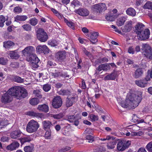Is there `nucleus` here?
<instances>
[{
    "label": "nucleus",
    "instance_id": "nucleus-63",
    "mask_svg": "<svg viewBox=\"0 0 152 152\" xmlns=\"http://www.w3.org/2000/svg\"><path fill=\"white\" fill-rule=\"evenodd\" d=\"M31 140V138L29 137H24L22 139V141L24 142H29Z\"/></svg>",
    "mask_w": 152,
    "mask_h": 152
},
{
    "label": "nucleus",
    "instance_id": "nucleus-13",
    "mask_svg": "<svg viewBox=\"0 0 152 152\" xmlns=\"http://www.w3.org/2000/svg\"><path fill=\"white\" fill-rule=\"evenodd\" d=\"M110 69V66L108 64H104L99 65L98 68H96L95 74L98 75L99 74V72L103 70L107 71Z\"/></svg>",
    "mask_w": 152,
    "mask_h": 152
},
{
    "label": "nucleus",
    "instance_id": "nucleus-30",
    "mask_svg": "<svg viewBox=\"0 0 152 152\" xmlns=\"http://www.w3.org/2000/svg\"><path fill=\"white\" fill-rule=\"evenodd\" d=\"M43 128L45 130L50 129V127L52 125L51 122L49 121H45L42 122Z\"/></svg>",
    "mask_w": 152,
    "mask_h": 152
},
{
    "label": "nucleus",
    "instance_id": "nucleus-54",
    "mask_svg": "<svg viewBox=\"0 0 152 152\" xmlns=\"http://www.w3.org/2000/svg\"><path fill=\"white\" fill-rule=\"evenodd\" d=\"M8 124V121L7 120H0V126H4Z\"/></svg>",
    "mask_w": 152,
    "mask_h": 152
},
{
    "label": "nucleus",
    "instance_id": "nucleus-50",
    "mask_svg": "<svg viewBox=\"0 0 152 152\" xmlns=\"http://www.w3.org/2000/svg\"><path fill=\"white\" fill-rule=\"evenodd\" d=\"M8 61V60L6 58L4 57L0 58V64L2 65H6Z\"/></svg>",
    "mask_w": 152,
    "mask_h": 152
},
{
    "label": "nucleus",
    "instance_id": "nucleus-7",
    "mask_svg": "<svg viewBox=\"0 0 152 152\" xmlns=\"http://www.w3.org/2000/svg\"><path fill=\"white\" fill-rule=\"evenodd\" d=\"M131 144V141L125 140H119L117 144V148L119 151H124L128 148Z\"/></svg>",
    "mask_w": 152,
    "mask_h": 152
},
{
    "label": "nucleus",
    "instance_id": "nucleus-18",
    "mask_svg": "<svg viewBox=\"0 0 152 152\" xmlns=\"http://www.w3.org/2000/svg\"><path fill=\"white\" fill-rule=\"evenodd\" d=\"M132 28V22L129 21L126 22L124 26L122 27V29L123 32H127L130 31Z\"/></svg>",
    "mask_w": 152,
    "mask_h": 152
},
{
    "label": "nucleus",
    "instance_id": "nucleus-57",
    "mask_svg": "<svg viewBox=\"0 0 152 152\" xmlns=\"http://www.w3.org/2000/svg\"><path fill=\"white\" fill-rule=\"evenodd\" d=\"M86 139L89 140L88 142H91L94 141L93 137L90 134L87 135L86 136Z\"/></svg>",
    "mask_w": 152,
    "mask_h": 152
},
{
    "label": "nucleus",
    "instance_id": "nucleus-39",
    "mask_svg": "<svg viewBox=\"0 0 152 152\" xmlns=\"http://www.w3.org/2000/svg\"><path fill=\"white\" fill-rule=\"evenodd\" d=\"M143 8L146 9H151L152 10V2L148 1L144 5Z\"/></svg>",
    "mask_w": 152,
    "mask_h": 152
},
{
    "label": "nucleus",
    "instance_id": "nucleus-45",
    "mask_svg": "<svg viewBox=\"0 0 152 152\" xmlns=\"http://www.w3.org/2000/svg\"><path fill=\"white\" fill-rule=\"evenodd\" d=\"M62 134L64 135H66L68 134L69 130L68 127L65 126L62 129Z\"/></svg>",
    "mask_w": 152,
    "mask_h": 152
},
{
    "label": "nucleus",
    "instance_id": "nucleus-1",
    "mask_svg": "<svg viewBox=\"0 0 152 152\" xmlns=\"http://www.w3.org/2000/svg\"><path fill=\"white\" fill-rule=\"evenodd\" d=\"M140 93L139 92L138 94L128 95L124 101L119 103L123 107L134 109L138 105L141 101L142 96Z\"/></svg>",
    "mask_w": 152,
    "mask_h": 152
},
{
    "label": "nucleus",
    "instance_id": "nucleus-11",
    "mask_svg": "<svg viewBox=\"0 0 152 152\" xmlns=\"http://www.w3.org/2000/svg\"><path fill=\"white\" fill-rule=\"evenodd\" d=\"M12 96L10 95L8 92L3 94L1 99V102L4 104L10 103L12 101Z\"/></svg>",
    "mask_w": 152,
    "mask_h": 152
},
{
    "label": "nucleus",
    "instance_id": "nucleus-60",
    "mask_svg": "<svg viewBox=\"0 0 152 152\" xmlns=\"http://www.w3.org/2000/svg\"><path fill=\"white\" fill-rule=\"evenodd\" d=\"M14 11L15 12L19 13L22 12V10L20 7H17L15 8Z\"/></svg>",
    "mask_w": 152,
    "mask_h": 152
},
{
    "label": "nucleus",
    "instance_id": "nucleus-20",
    "mask_svg": "<svg viewBox=\"0 0 152 152\" xmlns=\"http://www.w3.org/2000/svg\"><path fill=\"white\" fill-rule=\"evenodd\" d=\"M135 32L138 35L145 29V26L142 23H137L135 26Z\"/></svg>",
    "mask_w": 152,
    "mask_h": 152
},
{
    "label": "nucleus",
    "instance_id": "nucleus-14",
    "mask_svg": "<svg viewBox=\"0 0 152 152\" xmlns=\"http://www.w3.org/2000/svg\"><path fill=\"white\" fill-rule=\"evenodd\" d=\"M49 49L45 45H39L36 48V51L39 53H44L45 54L48 53Z\"/></svg>",
    "mask_w": 152,
    "mask_h": 152
},
{
    "label": "nucleus",
    "instance_id": "nucleus-33",
    "mask_svg": "<svg viewBox=\"0 0 152 152\" xmlns=\"http://www.w3.org/2000/svg\"><path fill=\"white\" fill-rule=\"evenodd\" d=\"M40 102L39 100L37 98H33L30 99L29 101L30 104L32 106H35L38 104Z\"/></svg>",
    "mask_w": 152,
    "mask_h": 152
},
{
    "label": "nucleus",
    "instance_id": "nucleus-58",
    "mask_svg": "<svg viewBox=\"0 0 152 152\" xmlns=\"http://www.w3.org/2000/svg\"><path fill=\"white\" fill-rule=\"evenodd\" d=\"M52 75L53 76H54L55 77H56L59 76H61L62 73L59 72L54 73L53 72L52 73Z\"/></svg>",
    "mask_w": 152,
    "mask_h": 152
},
{
    "label": "nucleus",
    "instance_id": "nucleus-9",
    "mask_svg": "<svg viewBox=\"0 0 152 152\" xmlns=\"http://www.w3.org/2000/svg\"><path fill=\"white\" fill-rule=\"evenodd\" d=\"M62 104V99L60 96L55 97L53 100L52 105L55 108L60 107Z\"/></svg>",
    "mask_w": 152,
    "mask_h": 152
},
{
    "label": "nucleus",
    "instance_id": "nucleus-34",
    "mask_svg": "<svg viewBox=\"0 0 152 152\" xmlns=\"http://www.w3.org/2000/svg\"><path fill=\"white\" fill-rule=\"evenodd\" d=\"M15 45V43L10 41H6L4 42V47L6 48H9Z\"/></svg>",
    "mask_w": 152,
    "mask_h": 152
},
{
    "label": "nucleus",
    "instance_id": "nucleus-6",
    "mask_svg": "<svg viewBox=\"0 0 152 152\" xmlns=\"http://www.w3.org/2000/svg\"><path fill=\"white\" fill-rule=\"evenodd\" d=\"M27 59L32 64L31 66L34 68H37L39 67L38 64L39 60L35 54L33 53L27 57Z\"/></svg>",
    "mask_w": 152,
    "mask_h": 152
},
{
    "label": "nucleus",
    "instance_id": "nucleus-31",
    "mask_svg": "<svg viewBox=\"0 0 152 152\" xmlns=\"http://www.w3.org/2000/svg\"><path fill=\"white\" fill-rule=\"evenodd\" d=\"M126 12L128 15L132 16H134L136 14V12L135 10L132 7L128 8L126 10Z\"/></svg>",
    "mask_w": 152,
    "mask_h": 152
},
{
    "label": "nucleus",
    "instance_id": "nucleus-27",
    "mask_svg": "<svg viewBox=\"0 0 152 152\" xmlns=\"http://www.w3.org/2000/svg\"><path fill=\"white\" fill-rule=\"evenodd\" d=\"M21 132L20 130H16L12 132L10 134L11 137L13 139H17L20 137Z\"/></svg>",
    "mask_w": 152,
    "mask_h": 152
},
{
    "label": "nucleus",
    "instance_id": "nucleus-36",
    "mask_svg": "<svg viewBox=\"0 0 152 152\" xmlns=\"http://www.w3.org/2000/svg\"><path fill=\"white\" fill-rule=\"evenodd\" d=\"M64 22L67 24V25L72 29H75V24L72 21H69L68 20L63 17Z\"/></svg>",
    "mask_w": 152,
    "mask_h": 152
},
{
    "label": "nucleus",
    "instance_id": "nucleus-24",
    "mask_svg": "<svg viewBox=\"0 0 152 152\" xmlns=\"http://www.w3.org/2000/svg\"><path fill=\"white\" fill-rule=\"evenodd\" d=\"M9 55L12 59H18L20 56L17 50L10 51Z\"/></svg>",
    "mask_w": 152,
    "mask_h": 152
},
{
    "label": "nucleus",
    "instance_id": "nucleus-46",
    "mask_svg": "<svg viewBox=\"0 0 152 152\" xmlns=\"http://www.w3.org/2000/svg\"><path fill=\"white\" fill-rule=\"evenodd\" d=\"M76 118L74 115H71L68 116L67 120L70 122H73Z\"/></svg>",
    "mask_w": 152,
    "mask_h": 152
},
{
    "label": "nucleus",
    "instance_id": "nucleus-61",
    "mask_svg": "<svg viewBox=\"0 0 152 152\" xmlns=\"http://www.w3.org/2000/svg\"><path fill=\"white\" fill-rule=\"evenodd\" d=\"M42 113L34 112L32 116H34L36 118H41L42 117Z\"/></svg>",
    "mask_w": 152,
    "mask_h": 152
},
{
    "label": "nucleus",
    "instance_id": "nucleus-55",
    "mask_svg": "<svg viewBox=\"0 0 152 152\" xmlns=\"http://www.w3.org/2000/svg\"><path fill=\"white\" fill-rule=\"evenodd\" d=\"M106 19L108 21H112L114 20L115 18L113 15H109L106 17Z\"/></svg>",
    "mask_w": 152,
    "mask_h": 152
},
{
    "label": "nucleus",
    "instance_id": "nucleus-25",
    "mask_svg": "<svg viewBox=\"0 0 152 152\" xmlns=\"http://www.w3.org/2000/svg\"><path fill=\"white\" fill-rule=\"evenodd\" d=\"M19 144L17 142H14L12 143L10 145L7 147V148L8 150L12 151L15 150L16 148H18L19 146Z\"/></svg>",
    "mask_w": 152,
    "mask_h": 152
},
{
    "label": "nucleus",
    "instance_id": "nucleus-16",
    "mask_svg": "<svg viewBox=\"0 0 152 152\" xmlns=\"http://www.w3.org/2000/svg\"><path fill=\"white\" fill-rule=\"evenodd\" d=\"M34 51V48L32 46H29L23 50L22 53L24 56L28 57V56L33 53Z\"/></svg>",
    "mask_w": 152,
    "mask_h": 152
},
{
    "label": "nucleus",
    "instance_id": "nucleus-29",
    "mask_svg": "<svg viewBox=\"0 0 152 152\" xmlns=\"http://www.w3.org/2000/svg\"><path fill=\"white\" fill-rule=\"evenodd\" d=\"M58 93L60 95L68 96L70 95L71 92L68 89H61L58 92Z\"/></svg>",
    "mask_w": 152,
    "mask_h": 152
},
{
    "label": "nucleus",
    "instance_id": "nucleus-56",
    "mask_svg": "<svg viewBox=\"0 0 152 152\" xmlns=\"http://www.w3.org/2000/svg\"><path fill=\"white\" fill-rule=\"evenodd\" d=\"M71 148L69 146H66L63 148L58 150L59 152H64L70 150Z\"/></svg>",
    "mask_w": 152,
    "mask_h": 152
},
{
    "label": "nucleus",
    "instance_id": "nucleus-43",
    "mask_svg": "<svg viewBox=\"0 0 152 152\" xmlns=\"http://www.w3.org/2000/svg\"><path fill=\"white\" fill-rule=\"evenodd\" d=\"M108 61V59L106 57H104L103 58H101L100 59L97 60L96 62L102 63H103L107 62Z\"/></svg>",
    "mask_w": 152,
    "mask_h": 152
},
{
    "label": "nucleus",
    "instance_id": "nucleus-35",
    "mask_svg": "<svg viewBox=\"0 0 152 152\" xmlns=\"http://www.w3.org/2000/svg\"><path fill=\"white\" fill-rule=\"evenodd\" d=\"M126 20V18L124 17H121L117 20V25L118 26H121L124 24Z\"/></svg>",
    "mask_w": 152,
    "mask_h": 152
},
{
    "label": "nucleus",
    "instance_id": "nucleus-32",
    "mask_svg": "<svg viewBox=\"0 0 152 152\" xmlns=\"http://www.w3.org/2000/svg\"><path fill=\"white\" fill-rule=\"evenodd\" d=\"M112 141L108 143L107 145V147L108 149H112L114 148L115 145L117 143V142L115 140H114L112 138Z\"/></svg>",
    "mask_w": 152,
    "mask_h": 152
},
{
    "label": "nucleus",
    "instance_id": "nucleus-17",
    "mask_svg": "<svg viewBox=\"0 0 152 152\" xmlns=\"http://www.w3.org/2000/svg\"><path fill=\"white\" fill-rule=\"evenodd\" d=\"M118 75V72L117 71H114L111 74L108 75L106 76L104 78L105 80H113L117 77Z\"/></svg>",
    "mask_w": 152,
    "mask_h": 152
},
{
    "label": "nucleus",
    "instance_id": "nucleus-4",
    "mask_svg": "<svg viewBox=\"0 0 152 152\" xmlns=\"http://www.w3.org/2000/svg\"><path fill=\"white\" fill-rule=\"evenodd\" d=\"M141 49L143 55L150 59L152 58V49L148 44H142Z\"/></svg>",
    "mask_w": 152,
    "mask_h": 152
},
{
    "label": "nucleus",
    "instance_id": "nucleus-62",
    "mask_svg": "<svg viewBox=\"0 0 152 152\" xmlns=\"http://www.w3.org/2000/svg\"><path fill=\"white\" fill-rule=\"evenodd\" d=\"M42 113L34 112L32 116H34L36 118H41L42 117Z\"/></svg>",
    "mask_w": 152,
    "mask_h": 152
},
{
    "label": "nucleus",
    "instance_id": "nucleus-51",
    "mask_svg": "<svg viewBox=\"0 0 152 152\" xmlns=\"http://www.w3.org/2000/svg\"><path fill=\"white\" fill-rule=\"evenodd\" d=\"M22 27L26 31H30L31 30V26L28 24H25L22 26Z\"/></svg>",
    "mask_w": 152,
    "mask_h": 152
},
{
    "label": "nucleus",
    "instance_id": "nucleus-41",
    "mask_svg": "<svg viewBox=\"0 0 152 152\" xmlns=\"http://www.w3.org/2000/svg\"><path fill=\"white\" fill-rule=\"evenodd\" d=\"M29 23L32 26L36 25L38 23V20L35 18H31L30 20Z\"/></svg>",
    "mask_w": 152,
    "mask_h": 152
},
{
    "label": "nucleus",
    "instance_id": "nucleus-53",
    "mask_svg": "<svg viewBox=\"0 0 152 152\" xmlns=\"http://www.w3.org/2000/svg\"><path fill=\"white\" fill-rule=\"evenodd\" d=\"M33 94L35 95V96L39 98H41L42 95L41 94L40 92L38 90H35L33 92Z\"/></svg>",
    "mask_w": 152,
    "mask_h": 152
},
{
    "label": "nucleus",
    "instance_id": "nucleus-44",
    "mask_svg": "<svg viewBox=\"0 0 152 152\" xmlns=\"http://www.w3.org/2000/svg\"><path fill=\"white\" fill-rule=\"evenodd\" d=\"M132 120L134 122H137L138 123H140L144 122V120L143 119L139 120L137 119V116L134 115V116L133 117Z\"/></svg>",
    "mask_w": 152,
    "mask_h": 152
},
{
    "label": "nucleus",
    "instance_id": "nucleus-12",
    "mask_svg": "<svg viewBox=\"0 0 152 152\" xmlns=\"http://www.w3.org/2000/svg\"><path fill=\"white\" fill-rule=\"evenodd\" d=\"M66 56V52L62 51L57 53L56 55V58L58 62H62L64 61Z\"/></svg>",
    "mask_w": 152,
    "mask_h": 152
},
{
    "label": "nucleus",
    "instance_id": "nucleus-26",
    "mask_svg": "<svg viewBox=\"0 0 152 152\" xmlns=\"http://www.w3.org/2000/svg\"><path fill=\"white\" fill-rule=\"evenodd\" d=\"M28 17L25 15H17L15 17V21L18 22L19 21H24L27 19Z\"/></svg>",
    "mask_w": 152,
    "mask_h": 152
},
{
    "label": "nucleus",
    "instance_id": "nucleus-22",
    "mask_svg": "<svg viewBox=\"0 0 152 152\" xmlns=\"http://www.w3.org/2000/svg\"><path fill=\"white\" fill-rule=\"evenodd\" d=\"M99 33L97 32H93L91 34L90 40L93 44H94L98 41L97 39Z\"/></svg>",
    "mask_w": 152,
    "mask_h": 152
},
{
    "label": "nucleus",
    "instance_id": "nucleus-49",
    "mask_svg": "<svg viewBox=\"0 0 152 152\" xmlns=\"http://www.w3.org/2000/svg\"><path fill=\"white\" fill-rule=\"evenodd\" d=\"M43 90L45 92H48L51 89V86L48 84H46L43 86Z\"/></svg>",
    "mask_w": 152,
    "mask_h": 152
},
{
    "label": "nucleus",
    "instance_id": "nucleus-3",
    "mask_svg": "<svg viewBox=\"0 0 152 152\" xmlns=\"http://www.w3.org/2000/svg\"><path fill=\"white\" fill-rule=\"evenodd\" d=\"M38 123L34 120H32L27 125L26 129L27 131L29 133L35 132L39 127Z\"/></svg>",
    "mask_w": 152,
    "mask_h": 152
},
{
    "label": "nucleus",
    "instance_id": "nucleus-10",
    "mask_svg": "<svg viewBox=\"0 0 152 152\" xmlns=\"http://www.w3.org/2000/svg\"><path fill=\"white\" fill-rule=\"evenodd\" d=\"M150 34L149 30L148 29H145L138 35L137 38L140 40H145L149 38Z\"/></svg>",
    "mask_w": 152,
    "mask_h": 152
},
{
    "label": "nucleus",
    "instance_id": "nucleus-52",
    "mask_svg": "<svg viewBox=\"0 0 152 152\" xmlns=\"http://www.w3.org/2000/svg\"><path fill=\"white\" fill-rule=\"evenodd\" d=\"M56 65V63L51 61H49L47 62V66L49 67L53 68Z\"/></svg>",
    "mask_w": 152,
    "mask_h": 152
},
{
    "label": "nucleus",
    "instance_id": "nucleus-59",
    "mask_svg": "<svg viewBox=\"0 0 152 152\" xmlns=\"http://www.w3.org/2000/svg\"><path fill=\"white\" fill-rule=\"evenodd\" d=\"M10 66L12 68H17L19 67V65L18 62H14L10 64Z\"/></svg>",
    "mask_w": 152,
    "mask_h": 152
},
{
    "label": "nucleus",
    "instance_id": "nucleus-8",
    "mask_svg": "<svg viewBox=\"0 0 152 152\" xmlns=\"http://www.w3.org/2000/svg\"><path fill=\"white\" fill-rule=\"evenodd\" d=\"M107 9L104 3H102L97 4L92 6L91 10L94 12L100 13L104 11Z\"/></svg>",
    "mask_w": 152,
    "mask_h": 152
},
{
    "label": "nucleus",
    "instance_id": "nucleus-42",
    "mask_svg": "<svg viewBox=\"0 0 152 152\" xmlns=\"http://www.w3.org/2000/svg\"><path fill=\"white\" fill-rule=\"evenodd\" d=\"M6 20L5 17L3 15H0V27H2L4 25V23Z\"/></svg>",
    "mask_w": 152,
    "mask_h": 152
},
{
    "label": "nucleus",
    "instance_id": "nucleus-28",
    "mask_svg": "<svg viewBox=\"0 0 152 152\" xmlns=\"http://www.w3.org/2000/svg\"><path fill=\"white\" fill-rule=\"evenodd\" d=\"M75 98V97L66 98V105L67 107H70L72 105L73 102H74Z\"/></svg>",
    "mask_w": 152,
    "mask_h": 152
},
{
    "label": "nucleus",
    "instance_id": "nucleus-23",
    "mask_svg": "<svg viewBox=\"0 0 152 152\" xmlns=\"http://www.w3.org/2000/svg\"><path fill=\"white\" fill-rule=\"evenodd\" d=\"M37 109L40 112L47 113L49 111V107L46 104L39 105L37 107Z\"/></svg>",
    "mask_w": 152,
    "mask_h": 152
},
{
    "label": "nucleus",
    "instance_id": "nucleus-2",
    "mask_svg": "<svg viewBox=\"0 0 152 152\" xmlns=\"http://www.w3.org/2000/svg\"><path fill=\"white\" fill-rule=\"evenodd\" d=\"M7 92L12 96H14L17 99H19L24 98L28 95L27 91L26 89L18 86L10 88Z\"/></svg>",
    "mask_w": 152,
    "mask_h": 152
},
{
    "label": "nucleus",
    "instance_id": "nucleus-40",
    "mask_svg": "<svg viewBox=\"0 0 152 152\" xmlns=\"http://www.w3.org/2000/svg\"><path fill=\"white\" fill-rule=\"evenodd\" d=\"M13 79L15 81L19 83L23 82L24 80V79L22 78L21 77L18 76H15Z\"/></svg>",
    "mask_w": 152,
    "mask_h": 152
},
{
    "label": "nucleus",
    "instance_id": "nucleus-37",
    "mask_svg": "<svg viewBox=\"0 0 152 152\" xmlns=\"http://www.w3.org/2000/svg\"><path fill=\"white\" fill-rule=\"evenodd\" d=\"M64 116V113H61L57 114H51V117L53 118L54 119H59L63 118Z\"/></svg>",
    "mask_w": 152,
    "mask_h": 152
},
{
    "label": "nucleus",
    "instance_id": "nucleus-5",
    "mask_svg": "<svg viewBox=\"0 0 152 152\" xmlns=\"http://www.w3.org/2000/svg\"><path fill=\"white\" fill-rule=\"evenodd\" d=\"M37 37L38 39L42 42H45L48 38L47 33L41 28H39L37 30Z\"/></svg>",
    "mask_w": 152,
    "mask_h": 152
},
{
    "label": "nucleus",
    "instance_id": "nucleus-38",
    "mask_svg": "<svg viewBox=\"0 0 152 152\" xmlns=\"http://www.w3.org/2000/svg\"><path fill=\"white\" fill-rule=\"evenodd\" d=\"M33 145L26 146L24 148V150L25 152H33L34 151Z\"/></svg>",
    "mask_w": 152,
    "mask_h": 152
},
{
    "label": "nucleus",
    "instance_id": "nucleus-19",
    "mask_svg": "<svg viewBox=\"0 0 152 152\" xmlns=\"http://www.w3.org/2000/svg\"><path fill=\"white\" fill-rule=\"evenodd\" d=\"M135 83L137 86L142 88H144L147 86L148 82H145L142 79L135 80Z\"/></svg>",
    "mask_w": 152,
    "mask_h": 152
},
{
    "label": "nucleus",
    "instance_id": "nucleus-64",
    "mask_svg": "<svg viewBox=\"0 0 152 152\" xmlns=\"http://www.w3.org/2000/svg\"><path fill=\"white\" fill-rule=\"evenodd\" d=\"M150 78H151V77H150V74H149L148 73V75H147L143 79L144 80V81H145V82H148V81L150 80Z\"/></svg>",
    "mask_w": 152,
    "mask_h": 152
},
{
    "label": "nucleus",
    "instance_id": "nucleus-47",
    "mask_svg": "<svg viewBox=\"0 0 152 152\" xmlns=\"http://www.w3.org/2000/svg\"><path fill=\"white\" fill-rule=\"evenodd\" d=\"M146 148L149 152H152V141L147 144Z\"/></svg>",
    "mask_w": 152,
    "mask_h": 152
},
{
    "label": "nucleus",
    "instance_id": "nucleus-15",
    "mask_svg": "<svg viewBox=\"0 0 152 152\" xmlns=\"http://www.w3.org/2000/svg\"><path fill=\"white\" fill-rule=\"evenodd\" d=\"M75 12L77 14L83 17L88 16L89 14V11L86 9L80 8L76 10Z\"/></svg>",
    "mask_w": 152,
    "mask_h": 152
},
{
    "label": "nucleus",
    "instance_id": "nucleus-21",
    "mask_svg": "<svg viewBox=\"0 0 152 152\" xmlns=\"http://www.w3.org/2000/svg\"><path fill=\"white\" fill-rule=\"evenodd\" d=\"M143 71L141 68L137 69L134 72L133 76L135 79H138L142 76Z\"/></svg>",
    "mask_w": 152,
    "mask_h": 152
},
{
    "label": "nucleus",
    "instance_id": "nucleus-48",
    "mask_svg": "<svg viewBox=\"0 0 152 152\" xmlns=\"http://www.w3.org/2000/svg\"><path fill=\"white\" fill-rule=\"evenodd\" d=\"M89 117L92 121H97L98 119V116L93 114H90Z\"/></svg>",
    "mask_w": 152,
    "mask_h": 152
}]
</instances>
